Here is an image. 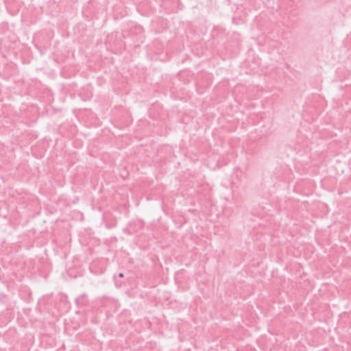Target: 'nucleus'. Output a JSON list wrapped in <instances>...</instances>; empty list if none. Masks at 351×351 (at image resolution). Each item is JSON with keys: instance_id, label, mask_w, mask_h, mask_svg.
<instances>
[{"instance_id": "1", "label": "nucleus", "mask_w": 351, "mask_h": 351, "mask_svg": "<svg viewBox=\"0 0 351 351\" xmlns=\"http://www.w3.org/2000/svg\"><path fill=\"white\" fill-rule=\"evenodd\" d=\"M86 296V294L84 293L80 298L76 299V303L77 304V305H80V304L84 305L86 304L87 302L83 300V299L85 298Z\"/></svg>"}, {"instance_id": "2", "label": "nucleus", "mask_w": 351, "mask_h": 351, "mask_svg": "<svg viewBox=\"0 0 351 351\" xmlns=\"http://www.w3.org/2000/svg\"><path fill=\"white\" fill-rule=\"evenodd\" d=\"M118 277H119V278H123V277H124V274H123V273H121V272L119 273V274H118Z\"/></svg>"}, {"instance_id": "3", "label": "nucleus", "mask_w": 351, "mask_h": 351, "mask_svg": "<svg viewBox=\"0 0 351 351\" xmlns=\"http://www.w3.org/2000/svg\"><path fill=\"white\" fill-rule=\"evenodd\" d=\"M114 279H116V276H114ZM115 284L117 285V286H118V282H117V281H116V282H115Z\"/></svg>"}]
</instances>
